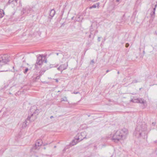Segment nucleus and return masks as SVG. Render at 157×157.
Instances as JSON below:
<instances>
[{"label":"nucleus","mask_w":157,"mask_h":157,"mask_svg":"<svg viewBox=\"0 0 157 157\" xmlns=\"http://www.w3.org/2000/svg\"><path fill=\"white\" fill-rule=\"evenodd\" d=\"M155 8H153V10L150 13L151 16L152 18H154L155 17Z\"/></svg>","instance_id":"17"},{"label":"nucleus","mask_w":157,"mask_h":157,"mask_svg":"<svg viewBox=\"0 0 157 157\" xmlns=\"http://www.w3.org/2000/svg\"><path fill=\"white\" fill-rule=\"evenodd\" d=\"M99 3H97L95 4H94L92 6H90L89 8L90 9H92L93 8H95L96 7H98V8H99Z\"/></svg>","instance_id":"16"},{"label":"nucleus","mask_w":157,"mask_h":157,"mask_svg":"<svg viewBox=\"0 0 157 157\" xmlns=\"http://www.w3.org/2000/svg\"><path fill=\"white\" fill-rule=\"evenodd\" d=\"M142 88H140V90H141V89H142Z\"/></svg>","instance_id":"44"},{"label":"nucleus","mask_w":157,"mask_h":157,"mask_svg":"<svg viewBox=\"0 0 157 157\" xmlns=\"http://www.w3.org/2000/svg\"><path fill=\"white\" fill-rule=\"evenodd\" d=\"M60 66L61 71L66 69L68 67L67 62V63H64L60 65Z\"/></svg>","instance_id":"13"},{"label":"nucleus","mask_w":157,"mask_h":157,"mask_svg":"<svg viewBox=\"0 0 157 157\" xmlns=\"http://www.w3.org/2000/svg\"><path fill=\"white\" fill-rule=\"evenodd\" d=\"M40 112V110L35 106L31 107L30 109L27 120L29 122L34 121L37 117V115Z\"/></svg>","instance_id":"2"},{"label":"nucleus","mask_w":157,"mask_h":157,"mask_svg":"<svg viewBox=\"0 0 157 157\" xmlns=\"http://www.w3.org/2000/svg\"><path fill=\"white\" fill-rule=\"evenodd\" d=\"M155 123L153 122V123H152V124L154 126V125H155Z\"/></svg>","instance_id":"31"},{"label":"nucleus","mask_w":157,"mask_h":157,"mask_svg":"<svg viewBox=\"0 0 157 157\" xmlns=\"http://www.w3.org/2000/svg\"><path fill=\"white\" fill-rule=\"evenodd\" d=\"M110 71H109V70H107L106 71V73H108V72H109Z\"/></svg>","instance_id":"35"},{"label":"nucleus","mask_w":157,"mask_h":157,"mask_svg":"<svg viewBox=\"0 0 157 157\" xmlns=\"http://www.w3.org/2000/svg\"><path fill=\"white\" fill-rule=\"evenodd\" d=\"M86 133L85 132H82L80 133H78L75 136V138L78 140H80L81 141L86 138Z\"/></svg>","instance_id":"7"},{"label":"nucleus","mask_w":157,"mask_h":157,"mask_svg":"<svg viewBox=\"0 0 157 157\" xmlns=\"http://www.w3.org/2000/svg\"><path fill=\"white\" fill-rule=\"evenodd\" d=\"M0 13H4L3 10L0 9Z\"/></svg>","instance_id":"25"},{"label":"nucleus","mask_w":157,"mask_h":157,"mask_svg":"<svg viewBox=\"0 0 157 157\" xmlns=\"http://www.w3.org/2000/svg\"><path fill=\"white\" fill-rule=\"evenodd\" d=\"M19 5H21V6H22V5H21V2H19Z\"/></svg>","instance_id":"34"},{"label":"nucleus","mask_w":157,"mask_h":157,"mask_svg":"<svg viewBox=\"0 0 157 157\" xmlns=\"http://www.w3.org/2000/svg\"><path fill=\"white\" fill-rule=\"evenodd\" d=\"M129 45V44L128 43H127L125 44V47L126 48H128Z\"/></svg>","instance_id":"24"},{"label":"nucleus","mask_w":157,"mask_h":157,"mask_svg":"<svg viewBox=\"0 0 157 157\" xmlns=\"http://www.w3.org/2000/svg\"><path fill=\"white\" fill-rule=\"evenodd\" d=\"M19 75V74H16V73H15V74H14V76H15V75L17 76V75ZM19 75H20V74H19Z\"/></svg>","instance_id":"33"},{"label":"nucleus","mask_w":157,"mask_h":157,"mask_svg":"<svg viewBox=\"0 0 157 157\" xmlns=\"http://www.w3.org/2000/svg\"><path fill=\"white\" fill-rule=\"evenodd\" d=\"M18 0H9L8 3L9 4H10L11 3L13 2V1H14L16 2H17V1Z\"/></svg>","instance_id":"19"},{"label":"nucleus","mask_w":157,"mask_h":157,"mask_svg":"<svg viewBox=\"0 0 157 157\" xmlns=\"http://www.w3.org/2000/svg\"><path fill=\"white\" fill-rule=\"evenodd\" d=\"M147 125L144 122H140L137 125L134 132V135L137 138L142 137L144 139L147 138Z\"/></svg>","instance_id":"1"},{"label":"nucleus","mask_w":157,"mask_h":157,"mask_svg":"<svg viewBox=\"0 0 157 157\" xmlns=\"http://www.w3.org/2000/svg\"><path fill=\"white\" fill-rule=\"evenodd\" d=\"M130 101L134 103H140L143 104L144 106L146 104V101L144 99L141 98L132 99L130 100Z\"/></svg>","instance_id":"6"},{"label":"nucleus","mask_w":157,"mask_h":157,"mask_svg":"<svg viewBox=\"0 0 157 157\" xmlns=\"http://www.w3.org/2000/svg\"><path fill=\"white\" fill-rule=\"evenodd\" d=\"M121 134L120 130H117L113 135L112 140L115 142H117L120 140H124Z\"/></svg>","instance_id":"3"},{"label":"nucleus","mask_w":157,"mask_h":157,"mask_svg":"<svg viewBox=\"0 0 157 157\" xmlns=\"http://www.w3.org/2000/svg\"><path fill=\"white\" fill-rule=\"evenodd\" d=\"M55 13L56 12L54 9H53L51 10L49 14V16L50 17H49V22H50L51 19H52V17L54 16Z\"/></svg>","instance_id":"12"},{"label":"nucleus","mask_w":157,"mask_h":157,"mask_svg":"<svg viewBox=\"0 0 157 157\" xmlns=\"http://www.w3.org/2000/svg\"><path fill=\"white\" fill-rule=\"evenodd\" d=\"M143 54L144 55V54H145V51H144V50L143 52Z\"/></svg>","instance_id":"40"},{"label":"nucleus","mask_w":157,"mask_h":157,"mask_svg":"<svg viewBox=\"0 0 157 157\" xmlns=\"http://www.w3.org/2000/svg\"><path fill=\"white\" fill-rule=\"evenodd\" d=\"M53 116H51V117H50V118L51 119H52V118H53Z\"/></svg>","instance_id":"36"},{"label":"nucleus","mask_w":157,"mask_h":157,"mask_svg":"<svg viewBox=\"0 0 157 157\" xmlns=\"http://www.w3.org/2000/svg\"><path fill=\"white\" fill-rule=\"evenodd\" d=\"M157 6V3L155 5V7L154 8L156 9V7Z\"/></svg>","instance_id":"32"},{"label":"nucleus","mask_w":157,"mask_h":157,"mask_svg":"<svg viewBox=\"0 0 157 157\" xmlns=\"http://www.w3.org/2000/svg\"><path fill=\"white\" fill-rule=\"evenodd\" d=\"M94 63V60H92L91 61V62H90V63Z\"/></svg>","instance_id":"29"},{"label":"nucleus","mask_w":157,"mask_h":157,"mask_svg":"<svg viewBox=\"0 0 157 157\" xmlns=\"http://www.w3.org/2000/svg\"><path fill=\"white\" fill-rule=\"evenodd\" d=\"M45 62L46 63H47V60L46 59L45 60Z\"/></svg>","instance_id":"43"},{"label":"nucleus","mask_w":157,"mask_h":157,"mask_svg":"<svg viewBox=\"0 0 157 157\" xmlns=\"http://www.w3.org/2000/svg\"><path fill=\"white\" fill-rule=\"evenodd\" d=\"M9 94H11V93H9Z\"/></svg>","instance_id":"51"},{"label":"nucleus","mask_w":157,"mask_h":157,"mask_svg":"<svg viewBox=\"0 0 157 157\" xmlns=\"http://www.w3.org/2000/svg\"><path fill=\"white\" fill-rule=\"evenodd\" d=\"M101 38V37H98V42H100V38Z\"/></svg>","instance_id":"26"},{"label":"nucleus","mask_w":157,"mask_h":157,"mask_svg":"<svg viewBox=\"0 0 157 157\" xmlns=\"http://www.w3.org/2000/svg\"><path fill=\"white\" fill-rule=\"evenodd\" d=\"M155 152H156V155H157V150H156Z\"/></svg>","instance_id":"41"},{"label":"nucleus","mask_w":157,"mask_h":157,"mask_svg":"<svg viewBox=\"0 0 157 157\" xmlns=\"http://www.w3.org/2000/svg\"><path fill=\"white\" fill-rule=\"evenodd\" d=\"M138 82V81L137 80H136V79H135V80H133L132 82V83H137V82Z\"/></svg>","instance_id":"22"},{"label":"nucleus","mask_w":157,"mask_h":157,"mask_svg":"<svg viewBox=\"0 0 157 157\" xmlns=\"http://www.w3.org/2000/svg\"><path fill=\"white\" fill-rule=\"evenodd\" d=\"M117 74H119V73H120V72H119V71H118L117 72Z\"/></svg>","instance_id":"42"},{"label":"nucleus","mask_w":157,"mask_h":157,"mask_svg":"<svg viewBox=\"0 0 157 157\" xmlns=\"http://www.w3.org/2000/svg\"><path fill=\"white\" fill-rule=\"evenodd\" d=\"M29 120H27V119L25 120V121L23 123L22 125V128H26V127L28 125V124L29 123H28L27 122V121H28Z\"/></svg>","instance_id":"15"},{"label":"nucleus","mask_w":157,"mask_h":157,"mask_svg":"<svg viewBox=\"0 0 157 157\" xmlns=\"http://www.w3.org/2000/svg\"><path fill=\"white\" fill-rule=\"evenodd\" d=\"M56 55L57 56H58L59 55V53H56Z\"/></svg>","instance_id":"39"},{"label":"nucleus","mask_w":157,"mask_h":157,"mask_svg":"<svg viewBox=\"0 0 157 157\" xmlns=\"http://www.w3.org/2000/svg\"><path fill=\"white\" fill-rule=\"evenodd\" d=\"M95 147L96 148H97V147H96V146H95Z\"/></svg>","instance_id":"48"},{"label":"nucleus","mask_w":157,"mask_h":157,"mask_svg":"<svg viewBox=\"0 0 157 157\" xmlns=\"http://www.w3.org/2000/svg\"><path fill=\"white\" fill-rule=\"evenodd\" d=\"M79 141H78V140H77L75 138V139L72 140L71 144L74 146V145H76L77 143H78V142H79Z\"/></svg>","instance_id":"14"},{"label":"nucleus","mask_w":157,"mask_h":157,"mask_svg":"<svg viewBox=\"0 0 157 157\" xmlns=\"http://www.w3.org/2000/svg\"><path fill=\"white\" fill-rule=\"evenodd\" d=\"M61 68L60 66H59V67H58V68H57V69H58V70H60V71H61Z\"/></svg>","instance_id":"27"},{"label":"nucleus","mask_w":157,"mask_h":157,"mask_svg":"<svg viewBox=\"0 0 157 157\" xmlns=\"http://www.w3.org/2000/svg\"><path fill=\"white\" fill-rule=\"evenodd\" d=\"M66 149L65 148H64L63 149V152H64L66 151Z\"/></svg>","instance_id":"30"},{"label":"nucleus","mask_w":157,"mask_h":157,"mask_svg":"<svg viewBox=\"0 0 157 157\" xmlns=\"http://www.w3.org/2000/svg\"><path fill=\"white\" fill-rule=\"evenodd\" d=\"M90 34L89 36V37L90 38L91 37V36H93V38H94V36L96 35V34L97 33H98V30H94V29L92 28V26L91 25L90 26Z\"/></svg>","instance_id":"11"},{"label":"nucleus","mask_w":157,"mask_h":157,"mask_svg":"<svg viewBox=\"0 0 157 157\" xmlns=\"http://www.w3.org/2000/svg\"><path fill=\"white\" fill-rule=\"evenodd\" d=\"M120 0H116V1L117 2H118L120 1Z\"/></svg>","instance_id":"37"},{"label":"nucleus","mask_w":157,"mask_h":157,"mask_svg":"<svg viewBox=\"0 0 157 157\" xmlns=\"http://www.w3.org/2000/svg\"><path fill=\"white\" fill-rule=\"evenodd\" d=\"M57 66H58V64H57Z\"/></svg>","instance_id":"52"},{"label":"nucleus","mask_w":157,"mask_h":157,"mask_svg":"<svg viewBox=\"0 0 157 157\" xmlns=\"http://www.w3.org/2000/svg\"><path fill=\"white\" fill-rule=\"evenodd\" d=\"M42 144V141L41 140H37L35 144V146L33 147V149H38L39 147Z\"/></svg>","instance_id":"10"},{"label":"nucleus","mask_w":157,"mask_h":157,"mask_svg":"<svg viewBox=\"0 0 157 157\" xmlns=\"http://www.w3.org/2000/svg\"><path fill=\"white\" fill-rule=\"evenodd\" d=\"M4 15V13H0V18H1L3 17Z\"/></svg>","instance_id":"20"},{"label":"nucleus","mask_w":157,"mask_h":157,"mask_svg":"<svg viewBox=\"0 0 157 157\" xmlns=\"http://www.w3.org/2000/svg\"><path fill=\"white\" fill-rule=\"evenodd\" d=\"M9 61L8 58L6 55L0 56V66H2L5 65Z\"/></svg>","instance_id":"5"},{"label":"nucleus","mask_w":157,"mask_h":157,"mask_svg":"<svg viewBox=\"0 0 157 157\" xmlns=\"http://www.w3.org/2000/svg\"><path fill=\"white\" fill-rule=\"evenodd\" d=\"M33 12V10L32 8L29 6H27L23 8L21 11V13L22 14L25 13L26 14H28Z\"/></svg>","instance_id":"8"},{"label":"nucleus","mask_w":157,"mask_h":157,"mask_svg":"<svg viewBox=\"0 0 157 157\" xmlns=\"http://www.w3.org/2000/svg\"><path fill=\"white\" fill-rule=\"evenodd\" d=\"M61 101H67V98L66 97H64L63 98H62L61 99Z\"/></svg>","instance_id":"18"},{"label":"nucleus","mask_w":157,"mask_h":157,"mask_svg":"<svg viewBox=\"0 0 157 157\" xmlns=\"http://www.w3.org/2000/svg\"><path fill=\"white\" fill-rule=\"evenodd\" d=\"M55 80L56 82H58V80L57 79H56Z\"/></svg>","instance_id":"38"},{"label":"nucleus","mask_w":157,"mask_h":157,"mask_svg":"<svg viewBox=\"0 0 157 157\" xmlns=\"http://www.w3.org/2000/svg\"><path fill=\"white\" fill-rule=\"evenodd\" d=\"M54 147H56V146H54Z\"/></svg>","instance_id":"50"},{"label":"nucleus","mask_w":157,"mask_h":157,"mask_svg":"<svg viewBox=\"0 0 157 157\" xmlns=\"http://www.w3.org/2000/svg\"><path fill=\"white\" fill-rule=\"evenodd\" d=\"M45 58V57L44 56H43V55H39V56H38L37 57L36 63L35 65V68L36 69H37L38 68L37 65H41L42 64L44 61Z\"/></svg>","instance_id":"4"},{"label":"nucleus","mask_w":157,"mask_h":157,"mask_svg":"<svg viewBox=\"0 0 157 157\" xmlns=\"http://www.w3.org/2000/svg\"><path fill=\"white\" fill-rule=\"evenodd\" d=\"M45 71V70L44 71H40V75H41L42 74H43L44 73Z\"/></svg>","instance_id":"23"},{"label":"nucleus","mask_w":157,"mask_h":157,"mask_svg":"<svg viewBox=\"0 0 157 157\" xmlns=\"http://www.w3.org/2000/svg\"><path fill=\"white\" fill-rule=\"evenodd\" d=\"M44 149H46V148H45V147H44Z\"/></svg>","instance_id":"45"},{"label":"nucleus","mask_w":157,"mask_h":157,"mask_svg":"<svg viewBox=\"0 0 157 157\" xmlns=\"http://www.w3.org/2000/svg\"><path fill=\"white\" fill-rule=\"evenodd\" d=\"M121 133L122 136L123 137L124 139L126 138L127 135L128 134V131L127 129L123 128L121 131Z\"/></svg>","instance_id":"9"},{"label":"nucleus","mask_w":157,"mask_h":157,"mask_svg":"<svg viewBox=\"0 0 157 157\" xmlns=\"http://www.w3.org/2000/svg\"><path fill=\"white\" fill-rule=\"evenodd\" d=\"M73 93L74 94H77L78 93H79V92H75V91H74L73 92Z\"/></svg>","instance_id":"28"},{"label":"nucleus","mask_w":157,"mask_h":157,"mask_svg":"<svg viewBox=\"0 0 157 157\" xmlns=\"http://www.w3.org/2000/svg\"><path fill=\"white\" fill-rule=\"evenodd\" d=\"M139 49L140 50V49H141L140 48H139Z\"/></svg>","instance_id":"49"},{"label":"nucleus","mask_w":157,"mask_h":157,"mask_svg":"<svg viewBox=\"0 0 157 157\" xmlns=\"http://www.w3.org/2000/svg\"><path fill=\"white\" fill-rule=\"evenodd\" d=\"M28 70H29V68H26L25 69V71H24V73L25 74L28 71Z\"/></svg>","instance_id":"21"},{"label":"nucleus","mask_w":157,"mask_h":157,"mask_svg":"<svg viewBox=\"0 0 157 157\" xmlns=\"http://www.w3.org/2000/svg\"><path fill=\"white\" fill-rule=\"evenodd\" d=\"M13 69H14V67H13Z\"/></svg>","instance_id":"47"},{"label":"nucleus","mask_w":157,"mask_h":157,"mask_svg":"<svg viewBox=\"0 0 157 157\" xmlns=\"http://www.w3.org/2000/svg\"><path fill=\"white\" fill-rule=\"evenodd\" d=\"M60 92V91H58V92Z\"/></svg>","instance_id":"46"}]
</instances>
